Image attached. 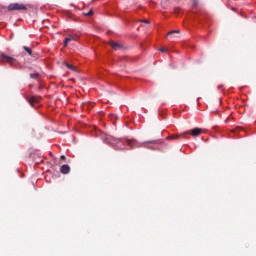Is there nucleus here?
<instances>
[{"instance_id": "nucleus-1", "label": "nucleus", "mask_w": 256, "mask_h": 256, "mask_svg": "<svg viewBox=\"0 0 256 256\" xmlns=\"http://www.w3.org/2000/svg\"><path fill=\"white\" fill-rule=\"evenodd\" d=\"M106 143H111L112 145H115L116 149L123 150L125 149V145H128V147H141L135 140H130L127 138H115V137H109L106 139Z\"/></svg>"}, {"instance_id": "nucleus-2", "label": "nucleus", "mask_w": 256, "mask_h": 256, "mask_svg": "<svg viewBox=\"0 0 256 256\" xmlns=\"http://www.w3.org/2000/svg\"><path fill=\"white\" fill-rule=\"evenodd\" d=\"M205 130L201 129V128H194L190 131H185L181 134L178 135H174V136H169V139H176L179 140L181 139V137H187V135H192V137H199V135H201V133H203Z\"/></svg>"}, {"instance_id": "nucleus-3", "label": "nucleus", "mask_w": 256, "mask_h": 256, "mask_svg": "<svg viewBox=\"0 0 256 256\" xmlns=\"http://www.w3.org/2000/svg\"><path fill=\"white\" fill-rule=\"evenodd\" d=\"M27 7H31V5H25L22 3H12L8 6V11H27Z\"/></svg>"}, {"instance_id": "nucleus-4", "label": "nucleus", "mask_w": 256, "mask_h": 256, "mask_svg": "<svg viewBox=\"0 0 256 256\" xmlns=\"http://www.w3.org/2000/svg\"><path fill=\"white\" fill-rule=\"evenodd\" d=\"M0 61L2 63H9V65H15V63H17V59L11 56H7L5 53L0 54Z\"/></svg>"}, {"instance_id": "nucleus-5", "label": "nucleus", "mask_w": 256, "mask_h": 256, "mask_svg": "<svg viewBox=\"0 0 256 256\" xmlns=\"http://www.w3.org/2000/svg\"><path fill=\"white\" fill-rule=\"evenodd\" d=\"M31 107H39V103L41 101V97L39 96H31L26 98Z\"/></svg>"}, {"instance_id": "nucleus-6", "label": "nucleus", "mask_w": 256, "mask_h": 256, "mask_svg": "<svg viewBox=\"0 0 256 256\" xmlns=\"http://www.w3.org/2000/svg\"><path fill=\"white\" fill-rule=\"evenodd\" d=\"M108 44L110 45V47H112V49H114V51H119V49H123V44L119 42L111 40L108 42Z\"/></svg>"}, {"instance_id": "nucleus-7", "label": "nucleus", "mask_w": 256, "mask_h": 256, "mask_svg": "<svg viewBox=\"0 0 256 256\" xmlns=\"http://www.w3.org/2000/svg\"><path fill=\"white\" fill-rule=\"evenodd\" d=\"M70 171H71V167H69V165L67 164L62 165L60 168V173H63V175L69 174Z\"/></svg>"}, {"instance_id": "nucleus-8", "label": "nucleus", "mask_w": 256, "mask_h": 256, "mask_svg": "<svg viewBox=\"0 0 256 256\" xmlns=\"http://www.w3.org/2000/svg\"><path fill=\"white\" fill-rule=\"evenodd\" d=\"M73 41V36L67 37L64 39V47H67V44Z\"/></svg>"}, {"instance_id": "nucleus-9", "label": "nucleus", "mask_w": 256, "mask_h": 256, "mask_svg": "<svg viewBox=\"0 0 256 256\" xmlns=\"http://www.w3.org/2000/svg\"><path fill=\"white\" fill-rule=\"evenodd\" d=\"M24 51H26V53H28V55H33V50H31V48L27 47V46H24L23 47Z\"/></svg>"}, {"instance_id": "nucleus-10", "label": "nucleus", "mask_w": 256, "mask_h": 256, "mask_svg": "<svg viewBox=\"0 0 256 256\" xmlns=\"http://www.w3.org/2000/svg\"><path fill=\"white\" fill-rule=\"evenodd\" d=\"M175 33H181V30H172L170 32L167 33V37H170V35H175Z\"/></svg>"}, {"instance_id": "nucleus-11", "label": "nucleus", "mask_w": 256, "mask_h": 256, "mask_svg": "<svg viewBox=\"0 0 256 256\" xmlns=\"http://www.w3.org/2000/svg\"><path fill=\"white\" fill-rule=\"evenodd\" d=\"M64 65L68 68V69H71L72 71H75V67H73V65L67 63V62H64Z\"/></svg>"}, {"instance_id": "nucleus-12", "label": "nucleus", "mask_w": 256, "mask_h": 256, "mask_svg": "<svg viewBox=\"0 0 256 256\" xmlns=\"http://www.w3.org/2000/svg\"><path fill=\"white\" fill-rule=\"evenodd\" d=\"M31 79H38L39 78V73H32L30 74Z\"/></svg>"}, {"instance_id": "nucleus-13", "label": "nucleus", "mask_w": 256, "mask_h": 256, "mask_svg": "<svg viewBox=\"0 0 256 256\" xmlns=\"http://www.w3.org/2000/svg\"><path fill=\"white\" fill-rule=\"evenodd\" d=\"M174 13H175V15H179V13H181V8L180 7H175L174 8Z\"/></svg>"}, {"instance_id": "nucleus-14", "label": "nucleus", "mask_w": 256, "mask_h": 256, "mask_svg": "<svg viewBox=\"0 0 256 256\" xmlns=\"http://www.w3.org/2000/svg\"><path fill=\"white\" fill-rule=\"evenodd\" d=\"M86 17H91L93 15V10H90L88 13L84 14Z\"/></svg>"}, {"instance_id": "nucleus-15", "label": "nucleus", "mask_w": 256, "mask_h": 256, "mask_svg": "<svg viewBox=\"0 0 256 256\" xmlns=\"http://www.w3.org/2000/svg\"><path fill=\"white\" fill-rule=\"evenodd\" d=\"M159 51H161V53H167V48H160Z\"/></svg>"}, {"instance_id": "nucleus-16", "label": "nucleus", "mask_w": 256, "mask_h": 256, "mask_svg": "<svg viewBox=\"0 0 256 256\" xmlns=\"http://www.w3.org/2000/svg\"><path fill=\"white\" fill-rule=\"evenodd\" d=\"M192 1H193V7H197V5H198L197 0H192Z\"/></svg>"}, {"instance_id": "nucleus-17", "label": "nucleus", "mask_w": 256, "mask_h": 256, "mask_svg": "<svg viewBox=\"0 0 256 256\" xmlns=\"http://www.w3.org/2000/svg\"><path fill=\"white\" fill-rule=\"evenodd\" d=\"M140 21H141V23H147V24H149V20H147V19L140 20Z\"/></svg>"}, {"instance_id": "nucleus-18", "label": "nucleus", "mask_w": 256, "mask_h": 256, "mask_svg": "<svg viewBox=\"0 0 256 256\" xmlns=\"http://www.w3.org/2000/svg\"><path fill=\"white\" fill-rule=\"evenodd\" d=\"M60 159H61L62 161H65V159H66L65 155L60 156Z\"/></svg>"}, {"instance_id": "nucleus-19", "label": "nucleus", "mask_w": 256, "mask_h": 256, "mask_svg": "<svg viewBox=\"0 0 256 256\" xmlns=\"http://www.w3.org/2000/svg\"><path fill=\"white\" fill-rule=\"evenodd\" d=\"M149 143H155V141H150Z\"/></svg>"}]
</instances>
